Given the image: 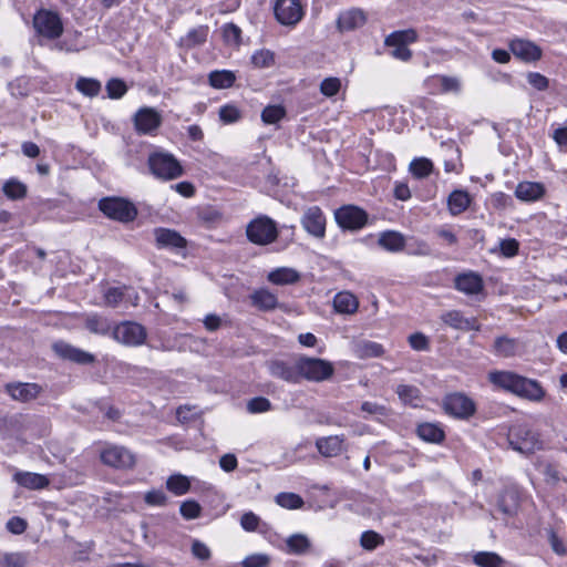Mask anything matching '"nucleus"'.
I'll list each match as a JSON object with an SVG mask.
<instances>
[{
  "instance_id": "obj_16",
  "label": "nucleus",
  "mask_w": 567,
  "mask_h": 567,
  "mask_svg": "<svg viewBox=\"0 0 567 567\" xmlns=\"http://www.w3.org/2000/svg\"><path fill=\"white\" fill-rule=\"evenodd\" d=\"M268 372L271 377L284 380L288 383H299L298 357L293 363L284 360H272L267 363Z\"/></svg>"
},
{
  "instance_id": "obj_49",
  "label": "nucleus",
  "mask_w": 567,
  "mask_h": 567,
  "mask_svg": "<svg viewBox=\"0 0 567 567\" xmlns=\"http://www.w3.org/2000/svg\"><path fill=\"white\" fill-rule=\"evenodd\" d=\"M286 115V110L281 105H269L261 112V120L266 124H276Z\"/></svg>"
},
{
  "instance_id": "obj_3",
  "label": "nucleus",
  "mask_w": 567,
  "mask_h": 567,
  "mask_svg": "<svg viewBox=\"0 0 567 567\" xmlns=\"http://www.w3.org/2000/svg\"><path fill=\"white\" fill-rule=\"evenodd\" d=\"M299 382L303 379L309 382H323L334 374L332 362L308 355H298Z\"/></svg>"
},
{
  "instance_id": "obj_62",
  "label": "nucleus",
  "mask_w": 567,
  "mask_h": 567,
  "mask_svg": "<svg viewBox=\"0 0 567 567\" xmlns=\"http://www.w3.org/2000/svg\"><path fill=\"white\" fill-rule=\"evenodd\" d=\"M144 501L151 506H164L166 504L167 497L163 491L152 489L145 494Z\"/></svg>"
},
{
  "instance_id": "obj_30",
  "label": "nucleus",
  "mask_w": 567,
  "mask_h": 567,
  "mask_svg": "<svg viewBox=\"0 0 567 567\" xmlns=\"http://www.w3.org/2000/svg\"><path fill=\"white\" fill-rule=\"evenodd\" d=\"M13 478L19 485L29 489H42L50 484L45 475L31 472H17Z\"/></svg>"
},
{
  "instance_id": "obj_1",
  "label": "nucleus",
  "mask_w": 567,
  "mask_h": 567,
  "mask_svg": "<svg viewBox=\"0 0 567 567\" xmlns=\"http://www.w3.org/2000/svg\"><path fill=\"white\" fill-rule=\"evenodd\" d=\"M488 381L496 388L530 402H542L546 395L545 389L537 380L513 371H491Z\"/></svg>"
},
{
  "instance_id": "obj_60",
  "label": "nucleus",
  "mask_w": 567,
  "mask_h": 567,
  "mask_svg": "<svg viewBox=\"0 0 567 567\" xmlns=\"http://www.w3.org/2000/svg\"><path fill=\"white\" fill-rule=\"evenodd\" d=\"M7 567H25L28 564V556L23 553L7 554L3 558Z\"/></svg>"
},
{
  "instance_id": "obj_5",
  "label": "nucleus",
  "mask_w": 567,
  "mask_h": 567,
  "mask_svg": "<svg viewBox=\"0 0 567 567\" xmlns=\"http://www.w3.org/2000/svg\"><path fill=\"white\" fill-rule=\"evenodd\" d=\"M147 164L152 174L163 181H171L183 175V167L177 158L167 152L150 154Z\"/></svg>"
},
{
  "instance_id": "obj_31",
  "label": "nucleus",
  "mask_w": 567,
  "mask_h": 567,
  "mask_svg": "<svg viewBox=\"0 0 567 567\" xmlns=\"http://www.w3.org/2000/svg\"><path fill=\"white\" fill-rule=\"evenodd\" d=\"M252 306L262 311H270L277 308L278 298L277 296L266 288L255 290L250 295Z\"/></svg>"
},
{
  "instance_id": "obj_4",
  "label": "nucleus",
  "mask_w": 567,
  "mask_h": 567,
  "mask_svg": "<svg viewBox=\"0 0 567 567\" xmlns=\"http://www.w3.org/2000/svg\"><path fill=\"white\" fill-rule=\"evenodd\" d=\"M32 23L35 33L47 40H56L64 31L60 13L52 9L41 8L37 10Z\"/></svg>"
},
{
  "instance_id": "obj_35",
  "label": "nucleus",
  "mask_w": 567,
  "mask_h": 567,
  "mask_svg": "<svg viewBox=\"0 0 567 567\" xmlns=\"http://www.w3.org/2000/svg\"><path fill=\"white\" fill-rule=\"evenodd\" d=\"M400 401L412 408H417L422 403V395L419 388L410 384H399L395 390Z\"/></svg>"
},
{
  "instance_id": "obj_24",
  "label": "nucleus",
  "mask_w": 567,
  "mask_h": 567,
  "mask_svg": "<svg viewBox=\"0 0 567 567\" xmlns=\"http://www.w3.org/2000/svg\"><path fill=\"white\" fill-rule=\"evenodd\" d=\"M520 496L516 487H506L498 497V508L506 516H514L519 508Z\"/></svg>"
},
{
  "instance_id": "obj_46",
  "label": "nucleus",
  "mask_w": 567,
  "mask_h": 567,
  "mask_svg": "<svg viewBox=\"0 0 567 567\" xmlns=\"http://www.w3.org/2000/svg\"><path fill=\"white\" fill-rule=\"evenodd\" d=\"M276 503L287 509H298L305 504L302 497L296 493L282 492L276 495Z\"/></svg>"
},
{
  "instance_id": "obj_48",
  "label": "nucleus",
  "mask_w": 567,
  "mask_h": 567,
  "mask_svg": "<svg viewBox=\"0 0 567 567\" xmlns=\"http://www.w3.org/2000/svg\"><path fill=\"white\" fill-rule=\"evenodd\" d=\"M384 543V538L374 530H365L361 534L360 545L365 550H374Z\"/></svg>"
},
{
  "instance_id": "obj_26",
  "label": "nucleus",
  "mask_w": 567,
  "mask_h": 567,
  "mask_svg": "<svg viewBox=\"0 0 567 567\" xmlns=\"http://www.w3.org/2000/svg\"><path fill=\"white\" fill-rule=\"evenodd\" d=\"M455 288L465 295H476L483 289L482 277L474 272H466L456 276Z\"/></svg>"
},
{
  "instance_id": "obj_8",
  "label": "nucleus",
  "mask_w": 567,
  "mask_h": 567,
  "mask_svg": "<svg viewBox=\"0 0 567 567\" xmlns=\"http://www.w3.org/2000/svg\"><path fill=\"white\" fill-rule=\"evenodd\" d=\"M101 462L116 470H131L135 466L136 456L122 445L106 443L100 451Z\"/></svg>"
},
{
  "instance_id": "obj_18",
  "label": "nucleus",
  "mask_w": 567,
  "mask_h": 567,
  "mask_svg": "<svg viewBox=\"0 0 567 567\" xmlns=\"http://www.w3.org/2000/svg\"><path fill=\"white\" fill-rule=\"evenodd\" d=\"M368 21L364 10L360 8H350L339 13L337 18V29L341 32H351L362 28Z\"/></svg>"
},
{
  "instance_id": "obj_23",
  "label": "nucleus",
  "mask_w": 567,
  "mask_h": 567,
  "mask_svg": "<svg viewBox=\"0 0 567 567\" xmlns=\"http://www.w3.org/2000/svg\"><path fill=\"white\" fill-rule=\"evenodd\" d=\"M319 453L326 457H334L344 450V435H330L316 441Z\"/></svg>"
},
{
  "instance_id": "obj_43",
  "label": "nucleus",
  "mask_w": 567,
  "mask_h": 567,
  "mask_svg": "<svg viewBox=\"0 0 567 567\" xmlns=\"http://www.w3.org/2000/svg\"><path fill=\"white\" fill-rule=\"evenodd\" d=\"M75 89L87 97H95L100 94L102 85L96 79L81 76L75 82Z\"/></svg>"
},
{
  "instance_id": "obj_10",
  "label": "nucleus",
  "mask_w": 567,
  "mask_h": 567,
  "mask_svg": "<svg viewBox=\"0 0 567 567\" xmlns=\"http://www.w3.org/2000/svg\"><path fill=\"white\" fill-rule=\"evenodd\" d=\"M163 122L162 114L154 107H140L134 116V128L140 135H155Z\"/></svg>"
},
{
  "instance_id": "obj_54",
  "label": "nucleus",
  "mask_w": 567,
  "mask_h": 567,
  "mask_svg": "<svg viewBox=\"0 0 567 567\" xmlns=\"http://www.w3.org/2000/svg\"><path fill=\"white\" fill-rule=\"evenodd\" d=\"M179 513L185 519H195L200 516L202 507L196 501L188 499L181 504Z\"/></svg>"
},
{
  "instance_id": "obj_6",
  "label": "nucleus",
  "mask_w": 567,
  "mask_h": 567,
  "mask_svg": "<svg viewBox=\"0 0 567 567\" xmlns=\"http://www.w3.org/2000/svg\"><path fill=\"white\" fill-rule=\"evenodd\" d=\"M246 234L252 244L266 246L277 239V224L270 217L260 215L247 225Z\"/></svg>"
},
{
  "instance_id": "obj_42",
  "label": "nucleus",
  "mask_w": 567,
  "mask_h": 567,
  "mask_svg": "<svg viewBox=\"0 0 567 567\" xmlns=\"http://www.w3.org/2000/svg\"><path fill=\"white\" fill-rule=\"evenodd\" d=\"M85 327L92 333L102 336H105L113 330L110 320L96 313L86 317Z\"/></svg>"
},
{
  "instance_id": "obj_15",
  "label": "nucleus",
  "mask_w": 567,
  "mask_h": 567,
  "mask_svg": "<svg viewBox=\"0 0 567 567\" xmlns=\"http://www.w3.org/2000/svg\"><path fill=\"white\" fill-rule=\"evenodd\" d=\"M300 223L310 236L318 239L324 238L327 219L319 206L308 207L302 214Z\"/></svg>"
},
{
  "instance_id": "obj_52",
  "label": "nucleus",
  "mask_w": 567,
  "mask_h": 567,
  "mask_svg": "<svg viewBox=\"0 0 567 567\" xmlns=\"http://www.w3.org/2000/svg\"><path fill=\"white\" fill-rule=\"evenodd\" d=\"M251 62L257 68H269L275 62V55L270 50L261 49L251 55Z\"/></svg>"
},
{
  "instance_id": "obj_29",
  "label": "nucleus",
  "mask_w": 567,
  "mask_h": 567,
  "mask_svg": "<svg viewBox=\"0 0 567 567\" xmlns=\"http://www.w3.org/2000/svg\"><path fill=\"white\" fill-rule=\"evenodd\" d=\"M519 350V341L507 336L497 337L493 344V352L501 358H512L516 355Z\"/></svg>"
},
{
  "instance_id": "obj_39",
  "label": "nucleus",
  "mask_w": 567,
  "mask_h": 567,
  "mask_svg": "<svg viewBox=\"0 0 567 567\" xmlns=\"http://www.w3.org/2000/svg\"><path fill=\"white\" fill-rule=\"evenodd\" d=\"M166 488L176 496L185 495L190 489V478L183 474H173L166 480Z\"/></svg>"
},
{
  "instance_id": "obj_50",
  "label": "nucleus",
  "mask_w": 567,
  "mask_h": 567,
  "mask_svg": "<svg viewBox=\"0 0 567 567\" xmlns=\"http://www.w3.org/2000/svg\"><path fill=\"white\" fill-rule=\"evenodd\" d=\"M107 96L112 100L121 99L127 92V85L121 79L114 78L106 83Z\"/></svg>"
},
{
  "instance_id": "obj_53",
  "label": "nucleus",
  "mask_w": 567,
  "mask_h": 567,
  "mask_svg": "<svg viewBox=\"0 0 567 567\" xmlns=\"http://www.w3.org/2000/svg\"><path fill=\"white\" fill-rule=\"evenodd\" d=\"M341 80L339 78H326L320 83V93L327 97H332L340 91Z\"/></svg>"
},
{
  "instance_id": "obj_64",
  "label": "nucleus",
  "mask_w": 567,
  "mask_h": 567,
  "mask_svg": "<svg viewBox=\"0 0 567 567\" xmlns=\"http://www.w3.org/2000/svg\"><path fill=\"white\" fill-rule=\"evenodd\" d=\"M527 82L538 91L546 90L549 84L548 79L538 72H529L527 74Z\"/></svg>"
},
{
  "instance_id": "obj_12",
  "label": "nucleus",
  "mask_w": 567,
  "mask_h": 567,
  "mask_svg": "<svg viewBox=\"0 0 567 567\" xmlns=\"http://www.w3.org/2000/svg\"><path fill=\"white\" fill-rule=\"evenodd\" d=\"M274 13L280 24L293 27L301 21L303 9L299 0H276Z\"/></svg>"
},
{
  "instance_id": "obj_63",
  "label": "nucleus",
  "mask_w": 567,
  "mask_h": 567,
  "mask_svg": "<svg viewBox=\"0 0 567 567\" xmlns=\"http://www.w3.org/2000/svg\"><path fill=\"white\" fill-rule=\"evenodd\" d=\"M192 554L200 560H208L212 556L209 547L198 539L192 543Z\"/></svg>"
},
{
  "instance_id": "obj_27",
  "label": "nucleus",
  "mask_w": 567,
  "mask_h": 567,
  "mask_svg": "<svg viewBox=\"0 0 567 567\" xmlns=\"http://www.w3.org/2000/svg\"><path fill=\"white\" fill-rule=\"evenodd\" d=\"M301 278L300 272L291 267H278L267 275V280L277 286L293 285Z\"/></svg>"
},
{
  "instance_id": "obj_2",
  "label": "nucleus",
  "mask_w": 567,
  "mask_h": 567,
  "mask_svg": "<svg viewBox=\"0 0 567 567\" xmlns=\"http://www.w3.org/2000/svg\"><path fill=\"white\" fill-rule=\"evenodd\" d=\"M507 441L514 451L525 455L532 454L543 447L538 432L527 424L513 425L508 431Z\"/></svg>"
},
{
  "instance_id": "obj_41",
  "label": "nucleus",
  "mask_w": 567,
  "mask_h": 567,
  "mask_svg": "<svg viewBox=\"0 0 567 567\" xmlns=\"http://www.w3.org/2000/svg\"><path fill=\"white\" fill-rule=\"evenodd\" d=\"M473 563L477 567H504L505 559L494 551H477L473 555Z\"/></svg>"
},
{
  "instance_id": "obj_59",
  "label": "nucleus",
  "mask_w": 567,
  "mask_h": 567,
  "mask_svg": "<svg viewBox=\"0 0 567 567\" xmlns=\"http://www.w3.org/2000/svg\"><path fill=\"white\" fill-rule=\"evenodd\" d=\"M551 137L559 147L560 152L567 153V125L554 127Z\"/></svg>"
},
{
  "instance_id": "obj_34",
  "label": "nucleus",
  "mask_w": 567,
  "mask_h": 567,
  "mask_svg": "<svg viewBox=\"0 0 567 567\" xmlns=\"http://www.w3.org/2000/svg\"><path fill=\"white\" fill-rule=\"evenodd\" d=\"M471 198L465 190H453L447 198V208L452 216H457L470 206Z\"/></svg>"
},
{
  "instance_id": "obj_44",
  "label": "nucleus",
  "mask_w": 567,
  "mask_h": 567,
  "mask_svg": "<svg viewBox=\"0 0 567 567\" xmlns=\"http://www.w3.org/2000/svg\"><path fill=\"white\" fill-rule=\"evenodd\" d=\"M417 40V33L413 29L399 30L391 32L384 40V44H403L408 47Z\"/></svg>"
},
{
  "instance_id": "obj_55",
  "label": "nucleus",
  "mask_w": 567,
  "mask_h": 567,
  "mask_svg": "<svg viewBox=\"0 0 567 567\" xmlns=\"http://www.w3.org/2000/svg\"><path fill=\"white\" fill-rule=\"evenodd\" d=\"M270 564V557L267 554L257 553L247 556L241 561V567H268Z\"/></svg>"
},
{
  "instance_id": "obj_56",
  "label": "nucleus",
  "mask_w": 567,
  "mask_h": 567,
  "mask_svg": "<svg viewBox=\"0 0 567 567\" xmlns=\"http://www.w3.org/2000/svg\"><path fill=\"white\" fill-rule=\"evenodd\" d=\"M207 38V27H198L190 30L186 37L185 42L188 47H195L204 43Z\"/></svg>"
},
{
  "instance_id": "obj_13",
  "label": "nucleus",
  "mask_w": 567,
  "mask_h": 567,
  "mask_svg": "<svg viewBox=\"0 0 567 567\" xmlns=\"http://www.w3.org/2000/svg\"><path fill=\"white\" fill-rule=\"evenodd\" d=\"M444 411L457 419H468L476 410L474 401L463 393L447 394L443 400Z\"/></svg>"
},
{
  "instance_id": "obj_17",
  "label": "nucleus",
  "mask_w": 567,
  "mask_h": 567,
  "mask_svg": "<svg viewBox=\"0 0 567 567\" xmlns=\"http://www.w3.org/2000/svg\"><path fill=\"white\" fill-rule=\"evenodd\" d=\"M54 353L63 359L79 364L93 363L95 358L92 353L81 350L65 341H56L52 344Z\"/></svg>"
},
{
  "instance_id": "obj_37",
  "label": "nucleus",
  "mask_w": 567,
  "mask_h": 567,
  "mask_svg": "<svg viewBox=\"0 0 567 567\" xmlns=\"http://www.w3.org/2000/svg\"><path fill=\"white\" fill-rule=\"evenodd\" d=\"M2 194L11 200H20L27 197L28 186L18 178H9L2 184Z\"/></svg>"
},
{
  "instance_id": "obj_33",
  "label": "nucleus",
  "mask_w": 567,
  "mask_h": 567,
  "mask_svg": "<svg viewBox=\"0 0 567 567\" xmlns=\"http://www.w3.org/2000/svg\"><path fill=\"white\" fill-rule=\"evenodd\" d=\"M286 553L289 555H306L311 548V540L309 537L301 533L290 535L286 542Z\"/></svg>"
},
{
  "instance_id": "obj_38",
  "label": "nucleus",
  "mask_w": 567,
  "mask_h": 567,
  "mask_svg": "<svg viewBox=\"0 0 567 567\" xmlns=\"http://www.w3.org/2000/svg\"><path fill=\"white\" fill-rule=\"evenodd\" d=\"M417 435L429 443H441L444 440V431L434 423H422L417 426Z\"/></svg>"
},
{
  "instance_id": "obj_61",
  "label": "nucleus",
  "mask_w": 567,
  "mask_h": 567,
  "mask_svg": "<svg viewBox=\"0 0 567 567\" xmlns=\"http://www.w3.org/2000/svg\"><path fill=\"white\" fill-rule=\"evenodd\" d=\"M27 527V520L19 516L11 517L6 524V528L13 535H21L25 532Z\"/></svg>"
},
{
  "instance_id": "obj_36",
  "label": "nucleus",
  "mask_w": 567,
  "mask_h": 567,
  "mask_svg": "<svg viewBox=\"0 0 567 567\" xmlns=\"http://www.w3.org/2000/svg\"><path fill=\"white\" fill-rule=\"evenodd\" d=\"M404 237L402 234L393 230L384 231L380 235L378 244L388 251L398 252L404 248Z\"/></svg>"
},
{
  "instance_id": "obj_25",
  "label": "nucleus",
  "mask_w": 567,
  "mask_h": 567,
  "mask_svg": "<svg viewBox=\"0 0 567 567\" xmlns=\"http://www.w3.org/2000/svg\"><path fill=\"white\" fill-rule=\"evenodd\" d=\"M441 320L449 327L456 330H478V324L473 318H465L461 311L451 310L441 315Z\"/></svg>"
},
{
  "instance_id": "obj_58",
  "label": "nucleus",
  "mask_w": 567,
  "mask_h": 567,
  "mask_svg": "<svg viewBox=\"0 0 567 567\" xmlns=\"http://www.w3.org/2000/svg\"><path fill=\"white\" fill-rule=\"evenodd\" d=\"M219 118L226 124H231L240 118V112L234 105H224L219 109Z\"/></svg>"
},
{
  "instance_id": "obj_7",
  "label": "nucleus",
  "mask_w": 567,
  "mask_h": 567,
  "mask_svg": "<svg viewBox=\"0 0 567 567\" xmlns=\"http://www.w3.org/2000/svg\"><path fill=\"white\" fill-rule=\"evenodd\" d=\"M100 210L109 218L120 223L133 221L137 216L136 207L120 197H106L99 202Z\"/></svg>"
},
{
  "instance_id": "obj_19",
  "label": "nucleus",
  "mask_w": 567,
  "mask_h": 567,
  "mask_svg": "<svg viewBox=\"0 0 567 567\" xmlns=\"http://www.w3.org/2000/svg\"><path fill=\"white\" fill-rule=\"evenodd\" d=\"M511 52L519 60L530 63L542 58V49L534 42L524 39H514L509 42Z\"/></svg>"
},
{
  "instance_id": "obj_14",
  "label": "nucleus",
  "mask_w": 567,
  "mask_h": 567,
  "mask_svg": "<svg viewBox=\"0 0 567 567\" xmlns=\"http://www.w3.org/2000/svg\"><path fill=\"white\" fill-rule=\"evenodd\" d=\"M424 85L431 94L458 95L463 90L462 80L454 75H432L424 81Z\"/></svg>"
},
{
  "instance_id": "obj_20",
  "label": "nucleus",
  "mask_w": 567,
  "mask_h": 567,
  "mask_svg": "<svg viewBox=\"0 0 567 567\" xmlns=\"http://www.w3.org/2000/svg\"><path fill=\"white\" fill-rule=\"evenodd\" d=\"M6 390L13 400L20 402H30L42 392L41 385L28 382L9 383Z\"/></svg>"
},
{
  "instance_id": "obj_22",
  "label": "nucleus",
  "mask_w": 567,
  "mask_h": 567,
  "mask_svg": "<svg viewBox=\"0 0 567 567\" xmlns=\"http://www.w3.org/2000/svg\"><path fill=\"white\" fill-rule=\"evenodd\" d=\"M351 351L355 358L361 360L380 358L385 352L381 343L370 340H359L353 342Z\"/></svg>"
},
{
  "instance_id": "obj_11",
  "label": "nucleus",
  "mask_w": 567,
  "mask_h": 567,
  "mask_svg": "<svg viewBox=\"0 0 567 567\" xmlns=\"http://www.w3.org/2000/svg\"><path fill=\"white\" fill-rule=\"evenodd\" d=\"M112 337L124 346L138 347L145 342L146 330L140 323L124 321L113 328Z\"/></svg>"
},
{
  "instance_id": "obj_47",
  "label": "nucleus",
  "mask_w": 567,
  "mask_h": 567,
  "mask_svg": "<svg viewBox=\"0 0 567 567\" xmlns=\"http://www.w3.org/2000/svg\"><path fill=\"white\" fill-rule=\"evenodd\" d=\"M435 236L443 241L444 245L453 247L458 245V237L453 226L442 225L434 229Z\"/></svg>"
},
{
  "instance_id": "obj_57",
  "label": "nucleus",
  "mask_w": 567,
  "mask_h": 567,
  "mask_svg": "<svg viewBox=\"0 0 567 567\" xmlns=\"http://www.w3.org/2000/svg\"><path fill=\"white\" fill-rule=\"evenodd\" d=\"M247 409L250 413H264L271 409V403L267 398L257 396L248 401Z\"/></svg>"
},
{
  "instance_id": "obj_9",
  "label": "nucleus",
  "mask_w": 567,
  "mask_h": 567,
  "mask_svg": "<svg viewBox=\"0 0 567 567\" xmlns=\"http://www.w3.org/2000/svg\"><path fill=\"white\" fill-rule=\"evenodd\" d=\"M334 219L341 229L357 231L367 225L368 214L358 206L343 205L334 212Z\"/></svg>"
},
{
  "instance_id": "obj_40",
  "label": "nucleus",
  "mask_w": 567,
  "mask_h": 567,
  "mask_svg": "<svg viewBox=\"0 0 567 567\" xmlns=\"http://www.w3.org/2000/svg\"><path fill=\"white\" fill-rule=\"evenodd\" d=\"M236 75L229 70L212 71L208 75L209 84L215 89H228L234 85Z\"/></svg>"
},
{
  "instance_id": "obj_51",
  "label": "nucleus",
  "mask_w": 567,
  "mask_h": 567,
  "mask_svg": "<svg viewBox=\"0 0 567 567\" xmlns=\"http://www.w3.org/2000/svg\"><path fill=\"white\" fill-rule=\"evenodd\" d=\"M224 41L229 45H239L241 40V30L234 23H226L221 28Z\"/></svg>"
},
{
  "instance_id": "obj_45",
  "label": "nucleus",
  "mask_w": 567,
  "mask_h": 567,
  "mask_svg": "<svg viewBox=\"0 0 567 567\" xmlns=\"http://www.w3.org/2000/svg\"><path fill=\"white\" fill-rule=\"evenodd\" d=\"M409 168H410L411 174L415 178L422 179V178L427 177L432 173L433 163L426 157H419V158H414L410 163Z\"/></svg>"
},
{
  "instance_id": "obj_32",
  "label": "nucleus",
  "mask_w": 567,
  "mask_h": 567,
  "mask_svg": "<svg viewBox=\"0 0 567 567\" xmlns=\"http://www.w3.org/2000/svg\"><path fill=\"white\" fill-rule=\"evenodd\" d=\"M333 308L338 313L352 315L359 308L358 298L349 291H340L333 297Z\"/></svg>"
},
{
  "instance_id": "obj_28",
  "label": "nucleus",
  "mask_w": 567,
  "mask_h": 567,
  "mask_svg": "<svg viewBox=\"0 0 567 567\" xmlns=\"http://www.w3.org/2000/svg\"><path fill=\"white\" fill-rule=\"evenodd\" d=\"M545 194V187L536 182H520L515 188V196L522 202H536Z\"/></svg>"
},
{
  "instance_id": "obj_21",
  "label": "nucleus",
  "mask_w": 567,
  "mask_h": 567,
  "mask_svg": "<svg viewBox=\"0 0 567 567\" xmlns=\"http://www.w3.org/2000/svg\"><path fill=\"white\" fill-rule=\"evenodd\" d=\"M158 248L182 249L186 247V239L176 230L168 228H156L154 230Z\"/></svg>"
}]
</instances>
